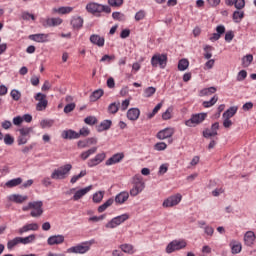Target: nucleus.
I'll use <instances>...</instances> for the list:
<instances>
[{"mask_svg":"<svg viewBox=\"0 0 256 256\" xmlns=\"http://www.w3.org/2000/svg\"><path fill=\"white\" fill-rule=\"evenodd\" d=\"M86 11L95 17H101V13H111V6L91 2L86 5Z\"/></svg>","mask_w":256,"mask_h":256,"instance_id":"f257e3e1","label":"nucleus"},{"mask_svg":"<svg viewBox=\"0 0 256 256\" xmlns=\"http://www.w3.org/2000/svg\"><path fill=\"white\" fill-rule=\"evenodd\" d=\"M169 61V58L167 56V53L162 54H154L151 58V65L154 68L160 67V69H165L167 67V63Z\"/></svg>","mask_w":256,"mask_h":256,"instance_id":"f03ea898","label":"nucleus"},{"mask_svg":"<svg viewBox=\"0 0 256 256\" xmlns=\"http://www.w3.org/2000/svg\"><path fill=\"white\" fill-rule=\"evenodd\" d=\"M145 189V182H143V178L139 176L133 177V187L130 190L131 197H137L141 191Z\"/></svg>","mask_w":256,"mask_h":256,"instance_id":"7ed1b4c3","label":"nucleus"},{"mask_svg":"<svg viewBox=\"0 0 256 256\" xmlns=\"http://www.w3.org/2000/svg\"><path fill=\"white\" fill-rule=\"evenodd\" d=\"M205 119H207L206 112L192 114L191 118L185 121V125L187 127H195V125H201Z\"/></svg>","mask_w":256,"mask_h":256,"instance_id":"20e7f679","label":"nucleus"},{"mask_svg":"<svg viewBox=\"0 0 256 256\" xmlns=\"http://www.w3.org/2000/svg\"><path fill=\"white\" fill-rule=\"evenodd\" d=\"M187 247V242L184 240H173L166 246V253H175V251H181V249H185Z\"/></svg>","mask_w":256,"mask_h":256,"instance_id":"39448f33","label":"nucleus"},{"mask_svg":"<svg viewBox=\"0 0 256 256\" xmlns=\"http://www.w3.org/2000/svg\"><path fill=\"white\" fill-rule=\"evenodd\" d=\"M89 249H91V242H83L81 244L68 248L67 253H76L83 255L84 253H87Z\"/></svg>","mask_w":256,"mask_h":256,"instance_id":"423d86ee","label":"nucleus"},{"mask_svg":"<svg viewBox=\"0 0 256 256\" xmlns=\"http://www.w3.org/2000/svg\"><path fill=\"white\" fill-rule=\"evenodd\" d=\"M182 199H183V196L177 193L175 195H172L166 198L162 204V207H165V208L175 207V205H179V203H181Z\"/></svg>","mask_w":256,"mask_h":256,"instance_id":"0eeeda50","label":"nucleus"},{"mask_svg":"<svg viewBox=\"0 0 256 256\" xmlns=\"http://www.w3.org/2000/svg\"><path fill=\"white\" fill-rule=\"evenodd\" d=\"M175 135V128L173 127H167L162 130H160L157 134L156 137L157 139H160V141H163L165 139H171Z\"/></svg>","mask_w":256,"mask_h":256,"instance_id":"6e6552de","label":"nucleus"},{"mask_svg":"<svg viewBox=\"0 0 256 256\" xmlns=\"http://www.w3.org/2000/svg\"><path fill=\"white\" fill-rule=\"evenodd\" d=\"M34 206H32V210L30 212L31 217H41L43 215V201L31 202Z\"/></svg>","mask_w":256,"mask_h":256,"instance_id":"1a4fd4ad","label":"nucleus"},{"mask_svg":"<svg viewBox=\"0 0 256 256\" xmlns=\"http://www.w3.org/2000/svg\"><path fill=\"white\" fill-rule=\"evenodd\" d=\"M123 159H125V154L123 152H118V153L112 155L108 160H106L105 165L109 167L111 165L121 163V161H123Z\"/></svg>","mask_w":256,"mask_h":256,"instance_id":"9d476101","label":"nucleus"},{"mask_svg":"<svg viewBox=\"0 0 256 256\" xmlns=\"http://www.w3.org/2000/svg\"><path fill=\"white\" fill-rule=\"evenodd\" d=\"M107 157V155L105 154V152L99 153L97 154L94 158L88 160V167H97V165H99L100 163H103V161H105V158Z\"/></svg>","mask_w":256,"mask_h":256,"instance_id":"9b49d317","label":"nucleus"},{"mask_svg":"<svg viewBox=\"0 0 256 256\" xmlns=\"http://www.w3.org/2000/svg\"><path fill=\"white\" fill-rule=\"evenodd\" d=\"M28 38L30 41H35L36 43H47V41H49V34H31Z\"/></svg>","mask_w":256,"mask_h":256,"instance_id":"f8f14e48","label":"nucleus"},{"mask_svg":"<svg viewBox=\"0 0 256 256\" xmlns=\"http://www.w3.org/2000/svg\"><path fill=\"white\" fill-rule=\"evenodd\" d=\"M91 189H93V185L77 190L72 197V201H79V199H82L83 197H85V195H87V193H89Z\"/></svg>","mask_w":256,"mask_h":256,"instance_id":"ddd939ff","label":"nucleus"},{"mask_svg":"<svg viewBox=\"0 0 256 256\" xmlns=\"http://www.w3.org/2000/svg\"><path fill=\"white\" fill-rule=\"evenodd\" d=\"M225 26L220 24L216 27V33L212 34V37H210V41H219L221 39L222 35H225Z\"/></svg>","mask_w":256,"mask_h":256,"instance_id":"4468645a","label":"nucleus"},{"mask_svg":"<svg viewBox=\"0 0 256 256\" xmlns=\"http://www.w3.org/2000/svg\"><path fill=\"white\" fill-rule=\"evenodd\" d=\"M65 241V236L63 235H53L50 236L47 240L48 245H61V243H64Z\"/></svg>","mask_w":256,"mask_h":256,"instance_id":"2eb2a0df","label":"nucleus"},{"mask_svg":"<svg viewBox=\"0 0 256 256\" xmlns=\"http://www.w3.org/2000/svg\"><path fill=\"white\" fill-rule=\"evenodd\" d=\"M90 42L97 47H105V38L98 34H92L90 36Z\"/></svg>","mask_w":256,"mask_h":256,"instance_id":"dca6fc26","label":"nucleus"},{"mask_svg":"<svg viewBox=\"0 0 256 256\" xmlns=\"http://www.w3.org/2000/svg\"><path fill=\"white\" fill-rule=\"evenodd\" d=\"M139 115H141V110H139V108H130L126 114L129 121H137V119H139Z\"/></svg>","mask_w":256,"mask_h":256,"instance_id":"f3484780","label":"nucleus"},{"mask_svg":"<svg viewBox=\"0 0 256 256\" xmlns=\"http://www.w3.org/2000/svg\"><path fill=\"white\" fill-rule=\"evenodd\" d=\"M229 247L231 249L232 255H237L238 253H241L243 246L241 245V242L237 240H232L229 244Z\"/></svg>","mask_w":256,"mask_h":256,"instance_id":"a211bd4d","label":"nucleus"},{"mask_svg":"<svg viewBox=\"0 0 256 256\" xmlns=\"http://www.w3.org/2000/svg\"><path fill=\"white\" fill-rule=\"evenodd\" d=\"M112 125H113V121L104 120L98 126H96V130L98 133H103V131H109Z\"/></svg>","mask_w":256,"mask_h":256,"instance_id":"6ab92c4d","label":"nucleus"},{"mask_svg":"<svg viewBox=\"0 0 256 256\" xmlns=\"http://www.w3.org/2000/svg\"><path fill=\"white\" fill-rule=\"evenodd\" d=\"M63 23V19L61 18H48L43 23V27H57Z\"/></svg>","mask_w":256,"mask_h":256,"instance_id":"aec40b11","label":"nucleus"},{"mask_svg":"<svg viewBox=\"0 0 256 256\" xmlns=\"http://www.w3.org/2000/svg\"><path fill=\"white\" fill-rule=\"evenodd\" d=\"M127 199H129V192L123 191L116 195L114 201L118 205H123V203H125V201H127Z\"/></svg>","mask_w":256,"mask_h":256,"instance_id":"412c9836","label":"nucleus"},{"mask_svg":"<svg viewBox=\"0 0 256 256\" xmlns=\"http://www.w3.org/2000/svg\"><path fill=\"white\" fill-rule=\"evenodd\" d=\"M244 243L247 245V247H251L253 243H255V232L248 231L244 235Z\"/></svg>","mask_w":256,"mask_h":256,"instance_id":"4be33fe9","label":"nucleus"},{"mask_svg":"<svg viewBox=\"0 0 256 256\" xmlns=\"http://www.w3.org/2000/svg\"><path fill=\"white\" fill-rule=\"evenodd\" d=\"M18 244L21 243L22 245H29V243H33L35 239H37V236L35 234H31L26 237H17Z\"/></svg>","mask_w":256,"mask_h":256,"instance_id":"5701e85b","label":"nucleus"},{"mask_svg":"<svg viewBox=\"0 0 256 256\" xmlns=\"http://www.w3.org/2000/svg\"><path fill=\"white\" fill-rule=\"evenodd\" d=\"M29 199L28 196H23L21 194H13L9 197V201H12L13 203L21 204L24 201H27Z\"/></svg>","mask_w":256,"mask_h":256,"instance_id":"b1692460","label":"nucleus"},{"mask_svg":"<svg viewBox=\"0 0 256 256\" xmlns=\"http://www.w3.org/2000/svg\"><path fill=\"white\" fill-rule=\"evenodd\" d=\"M238 109L239 108L237 106H231L222 114V117L224 119H231V117L237 113Z\"/></svg>","mask_w":256,"mask_h":256,"instance_id":"393cba45","label":"nucleus"},{"mask_svg":"<svg viewBox=\"0 0 256 256\" xmlns=\"http://www.w3.org/2000/svg\"><path fill=\"white\" fill-rule=\"evenodd\" d=\"M244 18H245L244 11L235 10L232 14V19L234 23H241V21H243Z\"/></svg>","mask_w":256,"mask_h":256,"instance_id":"a878e982","label":"nucleus"},{"mask_svg":"<svg viewBox=\"0 0 256 256\" xmlns=\"http://www.w3.org/2000/svg\"><path fill=\"white\" fill-rule=\"evenodd\" d=\"M70 24L73 29H81L83 27V18L81 16L73 17Z\"/></svg>","mask_w":256,"mask_h":256,"instance_id":"bb28decb","label":"nucleus"},{"mask_svg":"<svg viewBox=\"0 0 256 256\" xmlns=\"http://www.w3.org/2000/svg\"><path fill=\"white\" fill-rule=\"evenodd\" d=\"M113 203H115V199L109 198L106 202L98 207V213H103L104 211H107V209H109V207H111Z\"/></svg>","mask_w":256,"mask_h":256,"instance_id":"cd10ccee","label":"nucleus"},{"mask_svg":"<svg viewBox=\"0 0 256 256\" xmlns=\"http://www.w3.org/2000/svg\"><path fill=\"white\" fill-rule=\"evenodd\" d=\"M21 183H23V178H14L6 182V187H9V189H11L13 187H17L18 185H21Z\"/></svg>","mask_w":256,"mask_h":256,"instance_id":"c85d7f7f","label":"nucleus"},{"mask_svg":"<svg viewBox=\"0 0 256 256\" xmlns=\"http://www.w3.org/2000/svg\"><path fill=\"white\" fill-rule=\"evenodd\" d=\"M104 94H105V91H103V89H97L94 92H92V94L90 95V101L95 102L101 99V97H103Z\"/></svg>","mask_w":256,"mask_h":256,"instance_id":"c756f323","label":"nucleus"},{"mask_svg":"<svg viewBox=\"0 0 256 256\" xmlns=\"http://www.w3.org/2000/svg\"><path fill=\"white\" fill-rule=\"evenodd\" d=\"M189 69V60L187 58H182L178 62V71H187Z\"/></svg>","mask_w":256,"mask_h":256,"instance_id":"7c9ffc66","label":"nucleus"},{"mask_svg":"<svg viewBox=\"0 0 256 256\" xmlns=\"http://www.w3.org/2000/svg\"><path fill=\"white\" fill-rule=\"evenodd\" d=\"M54 124H55V120H51V119H43L40 121L41 129H51V127H53Z\"/></svg>","mask_w":256,"mask_h":256,"instance_id":"2f4dec72","label":"nucleus"},{"mask_svg":"<svg viewBox=\"0 0 256 256\" xmlns=\"http://www.w3.org/2000/svg\"><path fill=\"white\" fill-rule=\"evenodd\" d=\"M213 93H217V88L215 86H211L209 88H204L200 91V96L205 97L207 95H213Z\"/></svg>","mask_w":256,"mask_h":256,"instance_id":"473e14b6","label":"nucleus"},{"mask_svg":"<svg viewBox=\"0 0 256 256\" xmlns=\"http://www.w3.org/2000/svg\"><path fill=\"white\" fill-rule=\"evenodd\" d=\"M217 101H219V96L214 95L209 101H204L202 105L205 109H209V107H213Z\"/></svg>","mask_w":256,"mask_h":256,"instance_id":"72a5a7b5","label":"nucleus"},{"mask_svg":"<svg viewBox=\"0 0 256 256\" xmlns=\"http://www.w3.org/2000/svg\"><path fill=\"white\" fill-rule=\"evenodd\" d=\"M51 178L52 179H65V168H63L62 170H55L51 174Z\"/></svg>","mask_w":256,"mask_h":256,"instance_id":"f704fd0d","label":"nucleus"},{"mask_svg":"<svg viewBox=\"0 0 256 256\" xmlns=\"http://www.w3.org/2000/svg\"><path fill=\"white\" fill-rule=\"evenodd\" d=\"M120 105H121V103H119V102L111 103L108 106V113H110L111 115H115V113H117L119 111Z\"/></svg>","mask_w":256,"mask_h":256,"instance_id":"c9c22d12","label":"nucleus"},{"mask_svg":"<svg viewBox=\"0 0 256 256\" xmlns=\"http://www.w3.org/2000/svg\"><path fill=\"white\" fill-rule=\"evenodd\" d=\"M202 135L204 137V139H211V137H215L218 135L217 130H209V128H206L203 132Z\"/></svg>","mask_w":256,"mask_h":256,"instance_id":"e433bc0d","label":"nucleus"},{"mask_svg":"<svg viewBox=\"0 0 256 256\" xmlns=\"http://www.w3.org/2000/svg\"><path fill=\"white\" fill-rule=\"evenodd\" d=\"M253 63V54H247L242 58V67H249Z\"/></svg>","mask_w":256,"mask_h":256,"instance_id":"4c0bfd02","label":"nucleus"},{"mask_svg":"<svg viewBox=\"0 0 256 256\" xmlns=\"http://www.w3.org/2000/svg\"><path fill=\"white\" fill-rule=\"evenodd\" d=\"M38 101L39 102L36 105V111H45V109H47V105H49V101H47V99Z\"/></svg>","mask_w":256,"mask_h":256,"instance_id":"58836bf2","label":"nucleus"},{"mask_svg":"<svg viewBox=\"0 0 256 256\" xmlns=\"http://www.w3.org/2000/svg\"><path fill=\"white\" fill-rule=\"evenodd\" d=\"M204 51V58L209 60L213 57V53H211V51H215V48L211 45H206L204 47Z\"/></svg>","mask_w":256,"mask_h":256,"instance_id":"ea45409f","label":"nucleus"},{"mask_svg":"<svg viewBox=\"0 0 256 256\" xmlns=\"http://www.w3.org/2000/svg\"><path fill=\"white\" fill-rule=\"evenodd\" d=\"M65 139H79V133L75 130H66Z\"/></svg>","mask_w":256,"mask_h":256,"instance_id":"a19ab883","label":"nucleus"},{"mask_svg":"<svg viewBox=\"0 0 256 256\" xmlns=\"http://www.w3.org/2000/svg\"><path fill=\"white\" fill-rule=\"evenodd\" d=\"M161 107H163V101H161L160 103H158V104L154 107V109L152 110V112L147 115L148 119H153V117H155L156 113H159V111L161 110Z\"/></svg>","mask_w":256,"mask_h":256,"instance_id":"79ce46f5","label":"nucleus"},{"mask_svg":"<svg viewBox=\"0 0 256 256\" xmlns=\"http://www.w3.org/2000/svg\"><path fill=\"white\" fill-rule=\"evenodd\" d=\"M127 219H129V214L127 213L114 217V221H116L117 225H121V223H125Z\"/></svg>","mask_w":256,"mask_h":256,"instance_id":"37998d69","label":"nucleus"},{"mask_svg":"<svg viewBox=\"0 0 256 256\" xmlns=\"http://www.w3.org/2000/svg\"><path fill=\"white\" fill-rule=\"evenodd\" d=\"M112 18L114 19V21H127V17H125V14L121 12H113Z\"/></svg>","mask_w":256,"mask_h":256,"instance_id":"c03bdc74","label":"nucleus"},{"mask_svg":"<svg viewBox=\"0 0 256 256\" xmlns=\"http://www.w3.org/2000/svg\"><path fill=\"white\" fill-rule=\"evenodd\" d=\"M103 196H104L103 191L94 193L92 198L93 203H101L103 201Z\"/></svg>","mask_w":256,"mask_h":256,"instance_id":"a18cd8bd","label":"nucleus"},{"mask_svg":"<svg viewBox=\"0 0 256 256\" xmlns=\"http://www.w3.org/2000/svg\"><path fill=\"white\" fill-rule=\"evenodd\" d=\"M171 113H173V107H168L167 110L162 113V119L163 121H169V119H172V115Z\"/></svg>","mask_w":256,"mask_h":256,"instance_id":"49530a36","label":"nucleus"},{"mask_svg":"<svg viewBox=\"0 0 256 256\" xmlns=\"http://www.w3.org/2000/svg\"><path fill=\"white\" fill-rule=\"evenodd\" d=\"M157 92V88L156 87H153V86H150V87H147L145 90H144V96L145 97H153L154 93Z\"/></svg>","mask_w":256,"mask_h":256,"instance_id":"de8ad7c7","label":"nucleus"},{"mask_svg":"<svg viewBox=\"0 0 256 256\" xmlns=\"http://www.w3.org/2000/svg\"><path fill=\"white\" fill-rule=\"evenodd\" d=\"M3 139H4V143L5 145H13V143H15V137H13L11 134H5L3 136Z\"/></svg>","mask_w":256,"mask_h":256,"instance_id":"09e8293b","label":"nucleus"},{"mask_svg":"<svg viewBox=\"0 0 256 256\" xmlns=\"http://www.w3.org/2000/svg\"><path fill=\"white\" fill-rule=\"evenodd\" d=\"M123 3H125L124 0H108V5L110 7H115V8L122 7Z\"/></svg>","mask_w":256,"mask_h":256,"instance_id":"8fccbe9b","label":"nucleus"},{"mask_svg":"<svg viewBox=\"0 0 256 256\" xmlns=\"http://www.w3.org/2000/svg\"><path fill=\"white\" fill-rule=\"evenodd\" d=\"M85 175H87V170H82L78 175H74L71 178L70 183H77V181H79L81 177H85Z\"/></svg>","mask_w":256,"mask_h":256,"instance_id":"3c124183","label":"nucleus"},{"mask_svg":"<svg viewBox=\"0 0 256 256\" xmlns=\"http://www.w3.org/2000/svg\"><path fill=\"white\" fill-rule=\"evenodd\" d=\"M84 123H86V125H97L98 120L95 116H88L84 119Z\"/></svg>","mask_w":256,"mask_h":256,"instance_id":"603ef678","label":"nucleus"},{"mask_svg":"<svg viewBox=\"0 0 256 256\" xmlns=\"http://www.w3.org/2000/svg\"><path fill=\"white\" fill-rule=\"evenodd\" d=\"M120 249L123 253H133V245L130 244H122Z\"/></svg>","mask_w":256,"mask_h":256,"instance_id":"864d4df0","label":"nucleus"},{"mask_svg":"<svg viewBox=\"0 0 256 256\" xmlns=\"http://www.w3.org/2000/svg\"><path fill=\"white\" fill-rule=\"evenodd\" d=\"M89 135H91V130H89V128H81L78 132V138L79 137H89Z\"/></svg>","mask_w":256,"mask_h":256,"instance_id":"5fc2aeb1","label":"nucleus"},{"mask_svg":"<svg viewBox=\"0 0 256 256\" xmlns=\"http://www.w3.org/2000/svg\"><path fill=\"white\" fill-rule=\"evenodd\" d=\"M234 7L238 11H241V9H245V0H234Z\"/></svg>","mask_w":256,"mask_h":256,"instance_id":"6e6d98bb","label":"nucleus"},{"mask_svg":"<svg viewBox=\"0 0 256 256\" xmlns=\"http://www.w3.org/2000/svg\"><path fill=\"white\" fill-rule=\"evenodd\" d=\"M75 107H77V104L75 102H70L65 105V113H73L75 111Z\"/></svg>","mask_w":256,"mask_h":256,"instance_id":"4d7b16f0","label":"nucleus"},{"mask_svg":"<svg viewBox=\"0 0 256 256\" xmlns=\"http://www.w3.org/2000/svg\"><path fill=\"white\" fill-rule=\"evenodd\" d=\"M235 38V32H233L232 30H229L225 33V41L226 43H231V41H233V39Z\"/></svg>","mask_w":256,"mask_h":256,"instance_id":"13d9d810","label":"nucleus"},{"mask_svg":"<svg viewBox=\"0 0 256 256\" xmlns=\"http://www.w3.org/2000/svg\"><path fill=\"white\" fill-rule=\"evenodd\" d=\"M10 96L12 97L13 101H19V99H21V93L17 89H13L10 92Z\"/></svg>","mask_w":256,"mask_h":256,"instance_id":"bf43d9fd","label":"nucleus"},{"mask_svg":"<svg viewBox=\"0 0 256 256\" xmlns=\"http://www.w3.org/2000/svg\"><path fill=\"white\" fill-rule=\"evenodd\" d=\"M154 149H155V151H165V149H167V143H165V142H157L154 145Z\"/></svg>","mask_w":256,"mask_h":256,"instance_id":"052dcab7","label":"nucleus"},{"mask_svg":"<svg viewBox=\"0 0 256 256\" xmlns=\"http://www.w3.org/2000/svg\"><path fill=\"white\" fill-rule=\"evenodd\" d=\"M147 15V13L145 12V10H140L138 11L135 16L134 19L135 21H143V18Z\"/></svg>","mask_w":256,"mask_h":256,"instance_id":"680f3d73","label":"nucleus"},{"mask_svg":"<svg viewBox=\"0 0 256 256\" xmlns=\"http://www.w3.org/2000/svg\"><path fill=\"white\" fill-rule=\"evenodd\" d=\"M33 131L32 127H27V128H20L19 133L20 135L27 137L29 134Z\"/></svg>","mask_w":256,"mask_h":256,"instance_id":"e2e57ef3","label":"nucleus"},{"mask_svg":"<svg viewBox=\"0 0 256 256\" xmlns=\"http://www.w3.org/2000/svg\"><path fill=\"white\" fill-rule=\"evenodd\" d=\"M37 146V143L33 142L31 143L30 145L28 146H25L23 149H22V153L24 155H27V153H29L30 151H33V148H35Z\"/></svg>","mask_w":256,"mask_h":256,"instance_id":"0e129e2a","label":"nucleus"},{"mask_svg":"<svg viewBox=\"0 0 256 256\" xmlns=\"http://www.w3.org/2000/svg\"><path fill=\"white\" fill-rule=\"evenodd\" d=\"M27 141H29V138H27V136H23L21 134L17 138V143L19 146L27 145Z\"/></svg>","mask_w":256,"mask_h":256,"instance_id":"69168bd1","label":"nucleus"},{"mask_svg":"<svg viewBox=\"0 0 256 256\" xmlns=\"http://www.w3.org/2000/svg\"><path fill=\"white\" fill-rule=\"evenodd\" d=\"M247 79V70H241L237 75V81H245Z\"/></svg>","mask_w":256,"mask_h":256,"instance_id":"338daca9","label":"nucleus"},{"mask_svg":"<svg viewBox=\"0 0 256 256\" xmlns=\"http://www.w3.org/2000/svg\"><path fill=\"white\" fill-rule=\"evenodd\" d=\"M16 245H19V240H18L17 237L13 238L12 240H9L8 243H7L8 249H12Z\"/></svg>","mask_w":256,"mask_h":256,"instance_id":"774afa93","label":"nucleus"}]
</instances>
